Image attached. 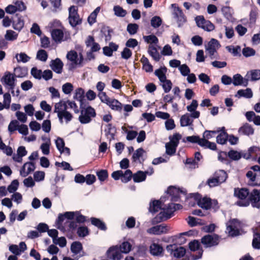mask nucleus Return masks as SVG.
I'll list each match as a JSON object with an SVG mask.
<instances>
[{
    "mask_svg": "<svg viewBox=\"0 0 260 260\" xmlns=\"http://www.w3.org/2000/svg\"><path fill=\"white\" fill-rule=\"evenodd\" d=\"M182 208V205L180 204L169 203L165 210L160 212L153 219V222L159 223L168 219L174 215L175 211L181 209Z\"/></svg>",
    "mask_w": 260,
    "mask_h": 260,
    "instance_id": "f257e3e1",
    "label": "nucleus"
},
{
    "mask_svg": "<svg viewBox=\"0 0 260 260\" xmlns=\"http://www.w3.org/2000/svg\"><path fill=\"white\" fill-rule=\"evenodd\" d=\"M250 203L253 207L260 208V192L258 189H253L251 192L249 191V194L246 201L237 202V204L241 207L248 206Z\"/></svg>",
    "mask_w": 260,
    "mask_h": 260,
    "instance_id": "f03ea898",
    "label": "nucleus"
},
{
    "mask_svg": "<svg viewBox=\"0 0 260 260\" xmlns=\"http://www.w3.org/2000/svg\"><path fill=\"white\" fill-rule=\"evenodd\" d=\"M85 105H82L81 108V114L79 116V120L82 124H87L90 123L92 118L96 116V112L94 109L90 106L85 108Z\"/></svg>",
    "mask_w": 260,
    "mask_h": 260,
    "instance_id": "7ed1b4c3",
    "label": "nucleus"
},
{
    "mask_svg": "<svg viewBox=\"0 0 260 260\" xmlns=\"http://www.w3.org/2000/svg\"><path fill=\"white\" fill-rule=\"evenodd\" d=\"M189 198L193 199L197 205L202 209L209 210L211 208L212 202L209 198H202V195L198 192L190 193Z\"/></svg>",
    "mask_w": 260,
    "mask_h": 260,
    "instance_id": "20e7f679",
    "label": "nucleus"
},
{
    "mask_svg": "<svg viewBox=\"0 0 260 260\" xmlns=\"http://www.w3.org/2000/svg\"><path fill=\"white\" fill-rule=\"evenodd\" d=\"M220 237L215 234L205 235L201 239V242L205 248L216 246L218 245Z\"/></svg>",
    "mask_w": 260,
    "mask_h": 260,
    "instance_id": "39448f33",
    "label": "nucleus"
},
{
    "mask_svg": "<svg viewBox=\"0 0 260 260\" xmlns=\"http://www.w3.org/2000/svg\"><path fill=\"white\" fill-rule=\"evenodd\" d=\"M78 8L75 6H71L69 9V21L70 25L75 27L82 23V19L78 13Z\"/></svg>",
    "mask_w": 260,
    "mask_h": 260,
    "instance_id": "423d86ee",
    "label": "nucleus"
},
{
    "mask_svg": "<svg viewBox=\"0 0 260 260\" xmlns=\"http://www.w3.org/2000/svg\"><path fill=\"white\" fill-rule=\"evenodd\" d=\"M240 226V222L237 219H230L226 223V231L231 237H235L240 235L239 228Z\"/></svg>",
    "mask_w": 260,
    "mask_h": 260,
    "instance_id": "0eeeda50",
    "label": "nucleus"
},
{
    "mask_svg": "<svg viewBox=\"0 0 260 260\" xmlns=\"http://www.w3.org/2000/svg\"><path fill=\"white\" fill-rule=\"evenodd\" d=\"M200 243L196 240H194L190 242L188 244L189 249L192 251L198 250L196 254L190 253V256L191 260H197L202 257L203 250L202 248H200Z\"/></svg>",
    "mask_w": 260,
    "mask_h": 260,
    "instance_id": "6e6552de",
    "label": "nucleus"
},
{
    "mask_svg": "<svg viewBox=\"0 0 260 260\" xmlns=\"http://www.w3.org/2000/svg\"><path fill=\"white\" fill-rule=\"evenodd\" d=\"M168 252L176 258H181L185 256L186 249L182 246L178 247L176 244H170L167 246Z\"/></svg>",
    "mask_w": 260,
    "mask_h": 260,
    "instance_id": "1a4fd4ad",
    "label": "nucleus"
},
{
    "mask_svg": "<svg viewBox=\"0 0 260 260\" xmlns=\"http://www.w3.org/2000/svg\"><path fill=\"white\" fill-rule=\"evenodd\" d=\"M196 23L199 27H201L205 30L210 31L213 30L214 25L209 20H206L203 16H198L195 18Z\"/></svg>",
    "mask_w": 260,
    "mask_h": 260,
    "instance_id": "9d476101",
    "label": "nucleus"
},
{
    "mask_svg": "<svg viewBox=\"0 0 260 260\" xmlns=\"http://www.w3.org/2000/svg\"><path fill=\"white\" fill-rule=\"evenodd\" d=\"M107 256L111 260H120L122 257L120 248L118 245L110 247L106 252Z\"/></svg>",
    "mask_w": 260,
    "mask_h": 260,
    "instance_id": "9b49d317",
    "label": "nucleus"
},
{
    "mask_svg": "<svg viewBox=\"0 0 260 260\" xmlns=\"http://www.w3.org/2000/svg\"><path fill=\"white\" fill-rule=\"evenodd\" d=\"M150 172L149 171H138L136 173L133 174V179L135 182L139 183L144 181L147 177V175H151L154 173L153 168L152 167H149Z\"/></svg>",
    "mask_w": 260,
    "mask_h": 260,
    "instance_id": "f8f14e48",
    "label": "nucleus"
},
{
    "mask_svg": "<svg viewBox=\"0 0 260 260\" xmlns=\"http://www.w3.org/2000/svg\"><path fill=\"white\" fill-rule=\"evenodd\" d=\"M180 191H181V189L173 186H170L168 188L167 193L171 196L172 202H176L180 201Z\"/></svg>",
    "mask_w": 260,
    "mask_h": 260,
    "instance_id": "ddd939ff",
    "label": "nucleus"
},
{
    "mask_svg": "<svg viewBox=\"0 0 260 260\" xmlns=\"http://www.w3.org/2000/svg\"><path fill=\"white\" fill-rule=\"evenodd\" d=\"M167 226L163 224L152 226L147 230L148 233L156 235L167 233Z\"/></svg>",
    "mask_w": 260,
    "mask_h": 260,
    "instance_id": "4468645a",
    "label": "nucleus"
},
{
    "mask_svg": "<svg viewBox=\"0 0 260 260\" xmlns=\"http://www.w3.org/2000/svg\"><path fill=\"white\" fill-rule=\"evenodd\" d=\"M50 66L54 72L61 74L62 72L63 63L60 59L57 58L51 61Z\"/></svg>",
    "mask_w": 260,
    "mask_h": 260,
    "instance_id": "2eb2a0df",
    "label": "nucleus"
},
{
    "mask_svg": "<svg viewBox=\"0 0 260 260\" xmlns=\"http://www.w3.org/2000/svg\"><path fill=\"white\" fill-rule=\"evenodd\" d=\"M12 24L14 29L20 31L23 27L24 22L20 15L16 14L12 18Z\"/></svg>",
    "mask_w": 260,
    "mask_h": 260,
    "instance_id": "dca6fc26",
    "label": "nucleus"
},
{
    "mask_svg": "<svg viewBox=\"0 0 260 260\" xmlns=\"http://www.w3.org/2000/svg\"><path fill=\"white\" fill-rule=\"evenodd\" d=\"M249 189L242 187V188H235L234 189V196L241 200H244L247 199L249 194Z\"/></svg>",
    "mask_w": 260,
    "mask_h": 260,
    "instance_id": "f3484780",
    "label": "nucleus"
},
{
    "mask_svg": "<svg viewBox=\"0 0 260 260\" xmlns=\"http://www.w3.org/2000/svg\"><path fill=\"white\" fill-rule=\"evenodd\" d=\"M164 250L161 245L153 243L150 246V253L153 256H162Z\"/></svg>",
    "mask_w": 260,
    "mask_h": 260,
    "instance_id": "a211bd4d",
    "label": "nucleus"
},
{
    "mask_svg": "<svg viewBox=\"0 0 260 260\" xmlns=\"http://www.w3.org/2000/svg\"><path fill=\"white\" fill-rule=\"evenodd\" d=\"M252 245L254 249H260V224L256 226L253 231Z\"/></svg>",
    "mask_w": 260,
    "mask_h": 260,
    "instance_id": "6ab92c4d",
    "label": "nucleus"
},
{
    "mask_svg": "<svg viewBox=\"0 0 260 260\" xmlns=\"http://www.w3.org/2000/svg\"><path fill=\"white\" fill-rule=\"evenodd\" d=\"M51 35L52 40L56 43H61L63 41L64 34L60 29L54 28L51 31Z\"/></svg>",
    "mask_w": 260,
    "mask_h": 260,
    "instance_id": "aec40b11",
    "label": "nucleus"
},
{
    "mask_svg": "<svg viewBox=\"0 0 260 260\" xmlns=\"http://www.w3.org/2000/svg\"><path fill=\"white\" fill-rule=\"evenodd\" d=\"M57 116L60 123H63V118L66 120V122L68 123L72 120L73 116L72 114L67 110H62L57 111Z\"/></svg>",
    "mask_w": 260,
    "mask_h": 260,
    "instance_id": "412c9836",
    "label": "nucleus"
},
{
    "mask_svg": "<svg viewBox=\"0 0 260 260\" xmlns=\"http://www.w3.org/2000/svg\"><path fill=\"white\" fill-rule=\"evenodd\" d=\"M238 133L241 135L250 136L253 134L254 129L251 125L246 123L239 128Z\"/></svg>",
    "mask_w": 260,
    "mask_h": 260,
    "instance_id": "4be33fe9",
    "label": "nucleus"
},
{
    "mask_svg": "<svg viewBox=\"0 0 260 260\" xmlns=\"http://www.w3.org/2000/svg\"><path fill=\"white\" fill-rule=\"evenodd\" d=\"M219 46H220V44L218 40L215 39H211L208 43V47L207 48L210 56H212L214 54L215 52L216 51V48H218Z\"/></svg>",
    "mask_w": 260,
    "mask_h": 260,
    "instance_id": "5701e85b",
    "label": "nucleus"
},
{
    "mask_svg": "<svg viewBox=\"0 0 260 260\" xmlns=\"http://www.w3.org/2000/svg\"><path fill=\"white\" fill-rule=\"evenodd\" d=\"M246 176L249 179V184L252 186H260V180H257L256 173H254L252 171H248Z\"/></svg>",
    "mask_w": 260,
    "mask_h": 260,
    "instance_id": "b1692460",
    "label": "nucleus"
},
{
    "mask_svg": "<svg viewBox=\"0 0 260 260\" xmlns=\"http://www.w3.org/2000/svg\"><path fill=\"white\" fill-rule=\"evenodd\" d=\"M167 72V68L165 67H161L160 68L156 70L154 72V74L158 77L160 82L165 81L167 78L166 73Z\"/></svg>",
    "mask_w": 260,
    "mask_h": 260,
    "instance_id": "393cba45",
    "label": "nucleus"
},
{
    "mask_svg": "<svg viewBox=\"0 0 260 260\" xmlns=\"http://www.w3.org/2000/svg\"><path fill=\"white\" fill-rule=\"evenodd\" d=\"M12 74L8 72L7 74H6L4 77V79L5 82L6 84L9 85L10 87V88L12 90V93L13 95H14V91L13 89L15 86V78L14 76L11 77Z\"/></svg>",
    "mask_w": 260,
    "mask_h": 260,
    "instance_id": "a878e982",
    "label": "nucleus"
},
{
    "mask_svg": "<svg viewBox=\"0 0 260 260\" xmlns=\"http://www.w3.org/2000/svg\"><path fill=\"white\" fill-rule=\"evenodd\" d=\"M28 74V70L26 67H17L14 68V76L17 78H23Z\"/></svg>",
    "mask_w": 260,
    "mask_h": 260,
    "instance_id": "bb28decb",
    "label": "nucleus"
},
{
    "mask_svg": "<svg viewBox=\"0 0 260 260\" xmlns=\"http://www.w3.org/2000/svg\"><path fill=\"white\" fill-rule=\"evenodd\" d=\"M233 83L235 86L243 84V86H247L248 85V80L246 79L244 81L242 76L239 74H237L233 76Z\"/></svg>",
    "mask_w": 260,
    "mask_h": 260,
    "instance_id": "cd10ccee",
    "label": "nucleus"
},
{
    "mask_svg": "<svg viewBox=\"0 0 260 260\" xmlns=\"http://www.w3.org/2000/svg\"><path fill=\"white\" fill-rule=\"evenodd\" d=\"M161 202L159 200H153L150 203L149 211L151 213H155L161 209Z\"/></svg>",
    "mask_w": 260,
    "mask_h": 260,
    "instance_id": "c85d7f7f",
    "label": "nucleus"
},
{
    "mask_svg": "<svg viewBox=\"0 0 260 260\" xmlns=\"http://www.w3.org/2000/svg\"><path fill=\"white\" fill-rule=\"evenodd\" d=\"M90 221L92 225L97 227L100 230L102 231H106L107 230V226L105 222L101 219L95 217H91Z\"/></svg>",
    "mask_w": 260,
    "mask_h": 260,
    "instance_id": "c756f323",
    "label": "nucleus"
},
{
    "mask_svg": "<svg viewBox=\"0 0 260 260\" xmlns=\"http://www.w3.org/2000/svg\"><path fill=\"white\" fill-rule=\"evenodd\" d=\"M112 110L121 112L122 109V105L117 100L112 99L107 105Z\"/></svg>",
    "mask_w": 260,
    "mask_h": 260,
    "instance_id": "7c9ffc66",
    "label": "nucleus"
},
{
    "mask_svg": "<svg viewBox=\"0 0 260 260\" xmlns=\"http://www.w3.org/2000/svg\"><path fill=\"white\" fill-rule=\"evenodd\" d=\"M180 125L182 127L192 125L193 120L188 113L182 115L180 118Z\"/></svg>",
    "mask_w": 260,
    "mask_h": 260,
    "instance_id": "2f4dec72",
    "label": "nucleus"
},
{
    "mask_svg": "<svg viewBox=\"0 0 260 260\" xmlns=\"http://www.w3.org/2000/svg\"><path fill=\"white\" fill-rule=\"evenodd\" d=\"M84 91L81 88H78L76 90L74 99L78 100L80 102V108H82V105H84L83 101L84 100Z\"/></svg>",
    "mask_w": 260,
    "mask_h": 260,
    "instance_id": "473e14b6",
    "label": "nucleus"
},
{
    "mask_svg": "<svg viewBox=\"0 0 260 260\" xmlns=\"http://www.w3.org/2000/svg\"><path fill=\"white\" fill-rule=\"evenodd\" d=\"M224 132L220 133L216 137V142L218 144L223 145L225 144L228 139L229 134L225 132V127H222Z\"/></svg>",
    "mask_w": 260,
    "mask_h": 260,
    "instance_id": "72a5a7b5",
    "label": "nucleus"
},
{
    "mask_svg": "<svg viewBox=\"0 0 260 260\" xmlns=\"http://www.w3.org/2000/svg\"><path fill=\"white\" fill-rule=\"evenodd\" d=\"M214 176L216 177L220 184L225 182L228 178L226 172L221 170L215 172Z\"/></svg>",
    "mask_w": 260,
    "mask_h": 260,
    "instance_id": "f704fd0d",
    "label": "nucleus"
},
{
    "mask_svg": "<svg viewBox=\"0 0 260 260\" xmlns=\"http://www.w3.org/2000/svg\"><path fill=\"white\" fill-rule=\"evenodd\" d=\"M83 247L82 244L79 241H75L72 243L71 246V250L72 253L77 254L80 252Z\"/></svg>",
    "mask_w": 260,
    "mask_h": 260,
    "instance_id": "c9c22d12",
    "label": "nucleus"
},
{
    "mask_svg": "<svg viewBox=\"0 0 260 260\" xmlns=\"http://www.w3.org/2000/svg\"><path fill=\"white\" fill-rule=\"evenodd\" d=\"M237 94L239 97H244L246 98H251L252 97L253 93L250 88H246L245 90L240 89L237 91Z\"/></svg>",
    "mask_w": 260,
    "mask_h": 260,
    "instance_id": "e433bc0d",
    "label": "nucleus"
},
{
    "mask_svg": "<svg viewBox=\"0 0 260 260\" xmlns=\"http://www.w3.org/2000/svg\"><path fill=\"white\" fill-rule=\"evenodd\" d=\"M221 12L223 16L229 20L232 19V9L229 6H224L221 8Z\"/></svg>",
    "mask_w": 260,
    "mask_h": 260,
    "instance_id": "4c0bfd02",
    "label": "nucleus"
},
{
    "mask_svg": "<svg viewBox=\"0 0 260 260\" xmlns=\"http://www.w3.org/2000/svg\"><path fill=\"white\" fill-rule=\"evenodd\" d=\"M113 11L114 14L118 17H123L127 14L126 11L118 5L114 7Z\"/></svg>",
    "mask_w": 260,
    "mask_h": 260,
    "instance_id": "58836bf2",
    "label": "nucleus"
},
{
    "mask_svg": "<svg viewBox=\"0 0 260 260\" xmlns=\"http://www.w3.org/2000/svg\"><path fill=\"white\" fill-rule=\"evenodd\" d=\"M78 56L77 52L75 50H71L69 51L67 54V59L72 61L75 65L77 63Z\"/></svg>",
    "mask_w": 260,
    "mask_h": 260,
    "instance_id": "ea45409f",
    "label": "nucleus"
},
{
    "mask_svg": "<svg viewBox=\"0 0 260 260\" xmlns=\"http://www.w3.org/2000/svg\"><path fill=\"white\" fill-rule=\"evenodd\" d=\"M188 224L191 227L197 226V225L204 224V223L202 222V220L201 219L196 218L191 216H189L188 217Z\"/></svg>",
    "mask_w": 260,
    "mask_h": 260,
    "instance_id": "a19ab883",
    "label": "nucleus"
},
{
    "mask_svg": "<svg viewBox=\"0 0 260 260\" xmlns=\"http://www.w3.org/2000/svg\"><path fill=\"white\" fill-rule=\"evenodd\" d=\"M67 101L63 102L62 101H60L59 102L56 103L55 105V109L54 111V113H57V111H61L62 110H67Z\"/></svg>",
    "mask_w": 260,
    "mask_h": 260,
    "instance_id": "79ce46f5",
    "label": "nucleus"
},
{
    "mask_svg": "<svg viewBox=\"0 0 260 260\" xmlns=\"http://www.w3.org/2000/svg\"><path fill=\"white\" fill-rule=\"evenodd\" d=\"M133 173L130 170H126L124 173H123V175L121 176V181L123 183H127L129 181L133 178Z\"/></svg>",
    "mask_w": 260,
    "mask_h": 260,
    "instance_id": "37998d69",
    "label": "nucleus"
},
{
    "mask_svg": "<svg viewBox=\"0 0 260 260\" xmlns=\"http://www.w3.org/2000/svg\"><path fill=\"white\" fill-rule=\"evenodd\" d=\"M77 234L80 237H85L89 235V231L87 226H81L77 229Z\"/></svg>",
    "mask_w": 260,
    "mask_h": 260,
    "instance_id": "c03bdc74",
    "label": "nucleus"
},
{
    "mask_svg": "<svg viewBox=\"0 0 260 260\" xmlns=\"http://www.w3.org/2000/svg\"><path fill=\"white\" fill-rule=\"evenodd\" d=\"M119 248H120L121 254L122 253H128L132 249V245L129 242L127 241L123 242L119 246Z\"/></svg>",
    "mask_w": 260,
    "mask_h": 260,
    "instance_id": "a18cd8bd",
    "label": "nucleus"
},
{
    "mask_svg": "<svg viewBox=\"0 0 260 260\" xmlns=\"http://www.w3.org/2000/svg\"><path fill=\"white\" fill-rule=\"evenodd\" d=\"M99 180L101 182L105 181L108 177V173L107 170H100L96 173Z\"/></svg>",
    "mask_w": 260,
    "mask_h": 260,
    "instance_id": "49530a36",
    "label": "nucleus"
},
{
    "mask_svg": "<svg viewBox=\"0 0 260 260\" xmlns=\"http://www.w3.org/2000/svg\"><path fill=\"white\" fill-rule=\"evenodd\" d=\"M226 49L229 51V52H231L234 56H241L240 51L241 47L239 46H237L236 47H234L232 46H229L226 47Z\"/></svg>",
    "mask_w": 260,
    "mask_h": 260,
    "instance_id": "de8ad7c7",
    "label": "nucleus"
},
{
    "mask_svg": "<svg viewBox=\"0 0 260 260\" xmlns=\"http://www.w3.org/2000/svg\"><path fill=\"white\" fill-rule=\"evenodd\" d=\"M126 29L131 35H133L137 32L139 25L136 23H129L127 26Z\"/></svg>",
    "mask_w": 260,
    "mask_h": 260,
    "instance_id": "09e8293b",
    "label": "nucleus"
},
{
    "mask_svg": "<svg viewBox=\"0 0 260 260\" xmlns=\"http://www.w3.org/2000/svg\"><path fill=\"white\" fill-rule=\"evenodd\" d=\"M18 34L12 30H8L5 36L6 40L8 41H14L17 39Z\"/></svg>",
    "mask_w": 260,
    "mask_h": 260,
    "instance_id": "8fccbe9b",
    "label": "nucleus"
},
{
    "mask_svg": "<svg viewBox=\"0 0 260 260\" xmlns=\"http://www.w3.org/2000/svg\"><path fill=\"white\" fill-rule=\"evenodd\" d=\"M143 39L147 43L157 44L158 43V38L154 35L143 36Z\"/></svg>",
    "mask_w": 260,
    "mask_h": 260,
    "instance_id": "3c124183",
    "label": "nucleus"
},
{
    "mask_svg": "<svg viewBox=\"0 0 260 260\" xmlns=\"http://www.w3.org/2000/svg\"><path fill=\"white\" fill-rule=\"evenodd\" d=\"M165 81L161 82L162 83V87L165 93H168L172 89L173 84L170 80L167 79V78Z\"/></svg>",
    "mask_w": 260,
    "mask_h": 260,
    "instance_id": "603ef678",
    "label": "nucleus"
},
{
    "mask_svg": "<svg viewBox=\"0 0 260 260\" xmlns=\"http://www.w3.org/2000/svg\"><path fill=\"white\" fill-rule=\"evenodd\" d=\"M177 146L174 145V144L168 143L166 144V153L170 155L174 154L176 151V148Z\"/></svg>",
    "mask_w": 260,
    "mask_h": 260,
    "instance_id": "864d4df0",
    "label": "nucleus"
},
{
    "mask_svg": "<svg viewBox=\"0 0 260 260\" xmlns=\"http://www.w3.org/2000/svg\"><path fill=\"white\" fill-rule=\"evenodd\" d=\"M228 156L234 160H238L242 157L241 153L234 150H231L228 152Z\"/></svg>",
    "mask_w": 260,
    "mask_h": 260,
    "instance_id": "5fc2aeb1",
    "label": "nucleus"
},
{
    "mask_svg": "<svg viewBox=\"0 0 260 260\" xmlns=\"http://www.w3.org/2000/svg\"><path fill=\"white\" fill-rule=\"evenodd\" d=\"M19 181H18V180L17 179H15L14 180H13L11 184L8 186V191L10 192V193H13V192H14L15 191H16L18 188V186H19Z\"/></svg>",
    "mask_w": 260,
    "mask_h": 260,
    "instance_id": "6e6d98bb",
    "label": "nucleus"
},
{
    "mask_svg": "<svg viewBox=\"0 0 260 260\" xmlns=\"http://www.w3.org/2000/svg\"><path fill=\"white\" fill-rule=\"evenodd\" d=\"M161 24L162 20L159 16H154L151 19V25L154 28H158Z\"/></svg>",
    "mask_w": 260,
    "mask_h": 260,
    "instance_id": "4d7b16f0",
    "label": "nucleus"
},
{
    "mask_svg": "<svg viewBox=\"0 0 260 260\" xmlns=\"http://www.w3.org/2000/svg\"><path fill=\"white\" fill-rule=\"evenodd\" d=\"M37 58L42 61H46L48 58V54L45 50H39L37 54Z\"/></svg>",
    "mask_w": 260,
    "mask_h": 260,
    "instance_id": "13d9d810",
    "label": "nucleus"
},
{
    "mask_svg": "<svg viewBox=\"0 0 260 260\" xmlns=\"http://www.w3.org/2000/svg\"><path fill=\"white\" fill-rule=\"evenodd\" d=\"M55 144L57 149L60 153H63L62 149L65 147V143L62 138L58 137L55 141Z\"/></svg>",
    "mask_w": 260,
    "mask_h": 260,
    "instance_id": "bf43d9fd",
    "label": "nucleus"
},
{
    "mask_svg": "<svg viewBox=\"0 0 260 260\" xmlns=\"http://www.w3.org/2000/svg\"><path fill=\"white\" fill-rule=\"evenodd\" d=\"M242 53L245 57H247L254 55L255 54V51L253 48L245 47L243 49Z\"/></svg>",
    "mask_w": 260,
    "mask_h": 260,
    "instance_id": "052dcab7",
    "label": "nucleus"
},
{
    "mask_svg": "<svg viewBox=\"0 0 260 260\" xmlns=\"http://www.w3.org/2000/svg\"><path fill=\"white\" fill-rule=\"evenodd\" d=\"M181 139V135L179 133H175L173 135L172 138L170 137V143L174 144L176 146H178L179 143V140Z\"/></svg>",
    "mask_w": 260,
    "mask_h": 260,
    "instance_id": "680f3d73",
    "label": "nucleus"
},
{
    "mask_svg": "<svg viewBox=\"0 0 260 260\" xmlns=\"http://www.w3.org/2000/svg\"><path fill=\"white\" fill-rule=\"evenodd\" d=\"M30 73L35 78L39 80L42 78V71L41 70H38L36 67H33Z\"/></svg>",
    "mask_w": 260,
    "mask_h": 260,
    "instance_id": "e2e57ef3",
    "label": "nucleus"
},
{
    "mask_svg": "<svg viewBox=\"0 0 260 260\" xmlns=\"http://www.w3.org/2000/svg\"><path fill=\"white\" fill-rule=\"evenodd\" d=\"M144 152V150L142 148H139L136 150L133 153L132 159L133 161H136L141 157Z\"/></svg>",
    "mask_w": 260,
    "mask_h": 260,
    "instance_id": "0e129e2a",
    "label": "nucleus"
},
{
    "mask_svg": "<svg viewBox=\"0 0 260 260\" xmlns=\"http://www.w3.org/2000/svg\"><path fill=\"white\" fill-rule=\"evenodd\" d=\"M87 217L81 214L80 211H76L75 220L78 223H83L86 221Z\"/></svg>",
    "mask_w": 260,
    "mask_h": 260,
    "instance_id": "69168bd1",
    "label": "nucleus"
},
{
    "mask_svg": "<svg viewBox=\"0 0 260 260\" xmlns=\"http://www.w3.org/2000/svg\"><path fill=\"white\" fill-rule=\"evenodd\" d=\"M121 57L124 59H128L132 55V51L128 48L125 47L121 53Z\"/></svg>",
    "mask_w": 260,
    "mask_h": 260,
    "instance_id": "338daca9",
    "label": "nucleus"
},
{
    "mask_svg": "<svg viewBox=\"0 0 260 260\" xmlns=\"http://www.w3.org/2000/svg\"><path fill=\"white\" fill-rule=\"evenodd\" d=\"M62 89L64 93L70 94L73 90V86L70 83H66L62 85Z\"/></svg>",
    "mask_w": 260,
    "mask_h": 260,
    "instance_id": "774afa93",
    "label": "nucleus"
}]
</instances>
